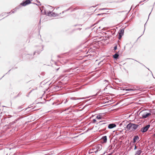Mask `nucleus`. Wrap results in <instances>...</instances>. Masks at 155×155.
<instances>
[{"mask_svg":"<svg viewBox=\"0 0 155 155\" xmlns=\"http://www.w3.org/2000/svg\"><path fill=\"white\" fill-rule=\"evenodd\" d=\"M140 127L139 125L132 123H129L126 126V129L128 130L133 131L136 130L138 127Z\"/></svg>","mask_w":155,"mask_h":155,"instance_id":"1","label":"nucleus"},{"mask_svg":"<svg viewBox=\"0 0 155 155\" xmlns=\"http://www.w3.org/2000/svg\"><path fill=\"white\" fill-rule=\"evenodd\" d=\"M150 127V125H146L145 126L142 128L141 129L140 131L142 133H145L147 132L148 130Z\"/></svg>","mask_w":155,"mask_h":155,"instance_id":"2","label":"nucleus"},{"mask_svg":"<svg viewBox=\"0 0 155 155\" xmlns=\"http://www.w3.org/2000/svg\"><path fill=\"white\" fill-rule=\"evenodd\" d=\"M15 123V122H12L10 123L8 125H5L4 126V128L5 129H6V130H7L8 129H10V128L13 127V126H12V125H13Z\"/></svg>","mask_w":155,"mask_h":155,"instance_id":"3","label":"nucleus"},{"mask_svg":"<svg viewBox=\"0 0 155 155\" xmlns=\"http://www.w3.org/2000/svg\"><path fill=\"white\" fill-rule=\"evenodd\" d=\"M32 0H26L25 2H23L21 4V5L22 6H25L31 3V1Z\"/></svg>","mask_w":155,"mask_h":155,"instance_id":"4","label":"nucleus"},{"mask_svg":"<svg viewBox=\"0 0 155 155\" xmlns=\"http://www.w3.org/2000/svg\"><path fill=\"white\" fill-rule=\"evenodd\" d=\"M39 50L35 51L34 53V55H35L36 53H37V54H39L43 50V47L41 46L39 47Z\"/></svg>","mask_w":155,"mask_h":155,"instance_id":"5","label":"nucleus"},{"mask_svg":"<svg viewBox=\"0 0 155 155\" xmlns=\"http://www.w3.org/2000/svg\"><path fill=\"white\" fill-rule=\"evenodd\" d=\"M150 113H146L142 115L141 118L144 119L147 118L148 116L151 115Z\"/></svg>","mask_w":155,"mask_h":155,"instance_id":"6","label":"nucleus"},{"mask_svg":"<svg viewBox=\"0 0 155 155\" xmlns=\"http://www.w3.org/2000/svg\"><path fill=\"white\" fill-rule=\"evenodd\" d=\"M142 149L141 148H139L136 152L135 155H140L142 153Z\"/></svg>","mask_w":155,"mask_h":155,"instance_id":"7","label":"nucleus"},{"mask_svg":"<svg viewBox=\"0 0 155 155\" xmlns=\"http://www.w3.org/2000/svg\"><path fill=\"white\" fill-rule=\"evenodd\" d=\"M116 126V125L114 124H109L108 128L110 129H112Z\"/></svg>","mask_w":155,"mask_h":155,"instance_id":"8","label":"nucleus"},{"mask_svg":"<svg viewBox=\"0 0 155 155\" xmlns=\"http://www.w3.org/2000/svg\"><path fill=\"white\" fill-rule=\"evenodd\" d=\"M139 139V138L138 136L137 135L134 136L133 139V143H134L135 142H136L137 140H138Z\"/></svg>","mask_w":155,"mask_h":155,"instance_id":"9","label":"nucleus"},{"mask_svg":"<svg viewBox=\"0 0 155 155\" xmlns=\"http://www.w3.org/2000/svg\"><path fill=\"white\" fill-rule=\"evenodd\" d=\"M103 113H99L96 117V118L98 119H101L102 117Z\"/></svg>","mask_w":155,"mask_h":155,"instance_id":"10","label":"nucleus"},{"mask_svg":"<svg viewBox=\"0 0 155 155\" xmlns=\"http://www.w3.org/2000/svg\"><path fill=\"white\" fill-rule=\"evenodd\" d=\"M102 139L103 140L104 142L106 143L107 142V136H105L103 137Z\"/></svg>","mask_w":155,"mask_h":155,"instance_id":"11","label":"nucleus"},{"mask_svg":"<svg viewBox=\"0 0 155 155\" xmlns=\"http://www.w3.org/2000/svg\"><path fill=\"white\" fill-rule=\"evenodd\" d=\"M102 147V145L101 144H99L97 145L96 148L100 150L101 149Z\"/></svg>","mask_w":155,"mask_h":155,"instance_id":"12","label":"nucleus"},{"mask_svg":"<svg viewBox=\"0 0 155 155\" xmlns=\"http://www.w3.org/2000/svg\"><path fill=\"white\" fill-rule=\"evenodd\" d=\"M119 54L117 53L115 54L114 55H113V58L115 59H117L119 57Z\"/></svg>","mask_w":155,"mask_h":155,"instance_id":"13","label":"nucleus"},{"mask_svg":"<svg viewBox=\"0 0 155 155\" xmlns=\"http://www.w3.org/2000/svg\"><path fill=\"white\" fill-rule=\"evenodd\" d=\"M124 90H125L126 91H134L135 90V89H134L133 88H128L125 90L124 89Z\"/></svg>","mask_w":155,"mask_h":155,"instance_id":"14","label":"nucleus"},{"mask_svg":"<svg viewBox=\"0 0 155 155\" xmlns=\"http://www.w3.org/2000/svg\"><path fill=\"white\" fill-rule=\"evenodd\" d=\"M68 101V99H67L66 100H64L62 102H61V103H63L64 104H66Z\"/></svg>","mask_w":155,"mask_h":155,"instance_id":"15","label":"nucleus"},{"mask_svg":"<svg viewBox=\"0 0 155 155\" xmlns=\"http://www.w3.org/2000/svg\"><path fill=\"white\" fill-rule=\"evenodd\" d=\"M70 99L72 100H78L81 99L78 98H76V97H71L70 98Z\"/></svg>","mask_w":155,"mask_h":155,"instance_id":"16","label":"nucleus"},{"mask_svg":"<svg viewBox=\"0 0 155 155\" xmlns=\"http://www.w3.org/2000/svg\"><path fill=\"white\" fill-rule=\"evenodd\" d=\"M104 82H106L105 83V84H106V83H107L106 84V85H107L108 84V81L107 80H105L104 81V82H103V84H104Z\"/></svg>","mask_w":155,"mask_h":155,"instance_id":"17","label":"nucleus"},{"mask_svg":"<svg viewBox=\"0 0 155 155\" xmlns=\"http://www.w3.org/2000/svg\"><path fill=\"white\" fill-rule=\"evenodd\" d=\"M60 62L63 64L64 63H66L67 62V60H65L64 61H62V60H60Z\"/></svg>","mask_w":155,"mask_h":155,"instance_id":"18","label":"nucleus"},{"mask_svg":"<svg viewBox=\"0 0 155 155\" xmlns=\"http://www.w3.org/2000/svg\"><path fill=\"white\" fill-rule=\"evenodd\" d=\"M117 49V45H116L114 47V50H116Z\"/></svg>","mask_w":155,"mask_h":155,"instance_id":"19","label":"nucleus"},{"mask_svg":"<svg viewBox=\"0 0 155 155\" xmlns=\"http://www.w3.org/2000/svg\"><path fill=\"white\" fill-rule=\"evenodd\" d=\"M71 8V7H70L68 9H67L66 10L64 11H63L62 13H64V12H66V11H68Z\"/></svg>","mask_w":155,"mask_h":155,"instance_id":"20","label":"nucleus"},{"mask_svg":"<svg viewBox=\"0 0 155 155\" xmlns=\"http://www.w3.org/2000/svg\"><path fill=\"white\" fill-rule=\"evenodd\" d=\"M55 89H57V90H59L60 89H58L59 88V87L58 86H55Z\"/></svg>","mask_w":155,"mask_h":155,"instance_id":"21","label":"nucleus"},{"mask_svg":"<svg viewBox=\"0 0 155 155\" xmlns=\"http://www.w3.org/2000/svg\"><path fill=\"white\" fill-rule=\"evenodd\" d=\"M96 120L95 119H94L93 120V121H92V122L93 123H95L96 122Z\"/></svg>","mask_w":155,"mask_h":155,"instance_id":"22","label":"nucleus"},{"mask_svg":"<svg viewBox=\"0 0 155 155\" xmlns=\"http://www.w3.org/2000/svg\"><path fill=\"white\" fill-rule=\"evenodd\" d=\"M57 57H58V58H62V57L61 56V55H58L57 56Z\"/></svg>","mask_w":155,"mask_h":155,"instance_id":"23","label":"nucleus"},{"mask_svg":"<svg viewBox=\"0 0 155 155\" xmlns=\"http://www.w3.org/2000/svg\"><path fill=\"white\" fill-rule=\"evenodd\" d=\"M105 9H107L105 8H101L100 9V10H105Z\"/></svg>","mask_w":155,"mask_h":155,"instance_id":"24","label":"nucleus"},{"mask_svg":"<svg viewBox=\"0 0 155 155\" xmlns=\"http://www.w3.org/2000/svg\"><path fill=\"white\" fill-rule=\"evenodd\" d=\"M124 30H123V29H122L121 31H120V32L122 33H123V32H124Z\"/></svg>","mask_w":155,"mask_h":155,"instance_id":"25","label":"nucleus"},{"mask_svg":"<svg viewBox=\"0 0 155 155\" xmlns=\"http://www.w3.org/2000/svg\"><path fill=\"white\" fill-rule=\"evenodd\" d=\"M51 12H49L48 13V15H50L51 14Z\"/></svg>","mask_w":155,"mask_h":155,"instance_id":"26","label":"nucleus"},{"mask_svg":"<svg viewBox=\"0 0 155 155\" xmlns=\"http://www.w3.org/2000/svg\"><path fill=\"white\" fill-rule=\"evenodd\" d=\"M98 149H97V150H96V151H95L94 152L95 153H97V152H98Z\"/></svg>","mask_w":155,"mask_h":155,"instance_id":"27","label":"nucleus"},{"mask_svg":"<svg viewBox=\"0 0 155 155\" xmlns=\"http://www.w3.org/2000/svg\"><path fill=\"white\" fill-rule=\"evenodd\" d=\"M137 148V147L136 145L135 146V147L134 148V150H136Z\"/></svg>","mask_w":155,"mask_h":155,"instance_id":"28","label":"nucleus"},{"mask_svg":"<svg viewBox=\"0 0 155 155\" xmlns=\"http://www.w3.org/2000/svg\"><path fill=\"white\" fill-rule=\"evenodd\" d=\"M105 124V123H101V125H102Z\"/></svg>","mask_w":155,"mask_h":155,"instance_id":"29","label":"nucleus"},{"mask_svg":"<svg viewBox=\"0 0 155 155\" xmlns=\"http://www.w3.org/2000/svg\"><path fill=\"white\" fill-rule=\"evenodd\" d=\"M101 14H98L97 15H101Z\"/></svg>","mask_w":155,"mask_h":155,"instance_id":"30","label":"nucleus"},{"mask_svg":"<svg viewBox=\"0 0 155 155\" xmlns=\"http://www.w3.org/2000/svg\"><path fill=\"white\" fill-rule=\"evenodd\" d=\"M112 153H110L108 154V155H111Z\"/></svg>","mask_w":155,"mask_h":155,"instance_id":"31","label":"nucleus"},{"mask_svg":"<svg viewBox=\"0 0 155 155\" xmlns=\"http://www.w3.org/2000/svg\"><path fill=\"white\" fill-rule=\"evenodd\" d=\"M102 122V121H100L99 122V123Z\"/></svg>","mask_w":155,"mask_h":155,"instance_id":"32","label":"nucleus"},{"mask_svg":"<svg viewBox=\"0 0 155 155\" xmlns=\"http://www.w3.org/2000/svg\"><path fill=\"white\" fill-rule=\"evenodd\" d=\"M12 13H14V12H13V11H12Z\"/></svg>","mask_w":155,"mask_h":155,"instance_id":"33","label":"nucleus"},{"mask_svg":"<svg viewBox=\"0 0 155 155\" xmlns=\"http://www.w3.org/2000/svg\"><path fill=\"white\" fill-rule=\"evenodd\" d=\"M153 78H155V77H154L153 75Z\"/></svg>","mask_w":155,"mask_h":155,"instance_id":"34","label":"nucleus"},{"mask_svg":"<svg viewBox=\"0 0 155 155\" xmlns=\"http://www.w3.org/2000/svg\"><path fill=\"white\" fill-rule=\"evenodd\" d=\"M28 109V108H27L26 109V110Z\"/></svg>","mask_w":155,"mask_h":155,"instance_id":"35","label":"nucleus"},{"mask_svg":"<svg viewBox=\"0 0 155 155\" xmlns=\"http://www.w3.org/2000/svg\"><path fill=\"white\" fill-rule=\"evenodd\" d=\"M10 13V12H9V13ZM7 14H8V13H7Z\"/></svg>","mask_w":155,"mask_h":155,"instance_id":"36","label":"nucleus"},{"mask_svg":"<svg viewBox=\"0 0 155 155\" xmlns=\"http://www.w3.org/2000/svg\"><path fill=\"white\" fill-rule=\"evenodd\" d=\"M16 9H17V8H15V9H16Z\"/></svg>","mask_w":155,"mask_h":155,"instance_id":"37","label":"nucleus"},{"mask_svg":"<svg viewBox=\"0 0 155 155\" xmlns=\"http://www.w3.org/2000/svg\"><path fill=\"white\" fill-rule=\"evenodd\" d=\"M15 130H17V131L18 130H17H17L15 129Z\"/></svg>","mask_w":155,"mask_h":155,"instance_id":"38","label":"nucleus"},{"mask_svg":"<svg viewBox=\"0 0 155 155\" xmlns=\"http://www.w3.org/2000/svg\"><path fill=\"white\" fill-rule=\"evenodd\" d=\"M154 136H155V134H154Z\"/></svg>","mask_w":155,"mask_h":155,"instance_id":"39","label":"nucleus"},{"mask_svg":"<svg viewBox=\"0 0 155 155\" xmlns=\"http://www.w3.org/2000/svg\"><path fill=\"white\" fill-rule=\"evenodd\" d=\"M104 153L103 154H101L100 155H103Z\"/></svg>","mask_w":155,"mask_h":155,"instance_id":"40","label":"nucleus"},{"mask_svg":"<svg viewBox=\"0 0 155 155\" xmlns=\"http://www.w3.org/2000/svg\"><path fill=\"white\" fill-rule=\"evenodd\" d=\"M142 35H141L140 36H141Z\"/></svg>","mask_w":155,"mask_h":155,"instance_id":"41","label":"nucleus"},{"mask_svg":"<svg viewBox=\"0 0 155 155\" xmlns=\"http://www.w3.org/2000/svg\"><path fill=\"white\" fill-rule=\"evenodd\" d=\"M142 35H141L140 36H141Z\"/></svg>","mask_w":155,"mask_h":155,"instance_id":"42","label":"nucleus"},{"mask_svg":"<svg viewBox=\"0 0 155 155\" xmlns=\"http://www.w3.org/2000/svg\"><path fill=\"white\" fill-rule=\"evenodd\" d=\"M142 35H141L140 36H141Z\"/></svg>","mask_w":155,"mask_h":155,"instance_id":"43","label":"nucleus"},{"mask_svg":"<svg viewBox=\"0 0 155 155\" xmlns=\"http://www.w3.org/2000/svg\"><path fill=\"white\" fill-rule=\"evenodd\" d=\"M142 35H141L140 36H141Z\"/></svg>","mask_w":155,"mask_h":155,"instance_id":"44","label":"nucleus"},{"mask_svg":"<svg viewBox=\"0 0 155 155\" xmlns=\"http://www.w3.org/2000/svg\"><path fill=\"white\" fill-rule=\"evenodd\" d=\"M125 48V46H124V49Z\"/></svg>","mask_w":155,"mask_h":155,"instance_id":"45","label":"nucleus"},{"mask_svg":"<svg viewBox=\"0 0 155 155\" xmlns=\"http://www.w3.org/2000/svg\"><path fill=\"white\" fill-rule=\"evenodd\" d=\"M58 69H59L58 68L57 69V70H58Z\"/></svg>","mask_w":155,"mask_h":155,"instance_id":"46","label":"nucleus"},{"mask_svg":"<svg viewBox=\"0 0 155 155\" xmlns=\"http://www.w3.org/2000/svg\"><path fill=\"white\" fill-rule=\"evenodd\" d=\"M142 65H143V66H144V65H143V64H142Z\"/></svg>","mask_w":155,"mask_h":155,"instance_id":"47","label":"nucleus"},{"mask_svg":"<svg viewBox=\"0 0 155 155\" xmlns=\"http://www.w3.org/2000/svg\"><path fill=\"white\" fill-rule=\"evenodd\" d=\"M147 68L148 69V70H149V68Z\"/></svg>","mask_w":155,"mask_h":155,"instance_id":"48","label":"nucleus"}]
</instances>
